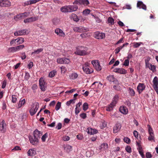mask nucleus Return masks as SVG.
Listing matches in <instances>:
<instances>
[{"label":"nucleus","instance_id":"nucleus-50","mask_svg":"<svg viewBox=\"0 0 158 158\" xmlns=\"http://www.w3.org/2000/svg\"><path fill=\"white\" fill-rule=\"evenodd\" d=\"M119 111L123 114H127L128 109H119Z\"/></svg>","mask_w":158,"mask_h":158},{"label":"nucleus","instance_id":"nucleus-58","mask_svg":"<svg viewBox=\"0 0 158 158\" xmlns=\"http://www.w3.org/2000/svg\"><path fill=\"white\" fill-rule=\"evenodd\" d=\"M7 83V81L6 80H4L2 82V89H4L5 88Z\"/></svg>","mask_w":158,"mask_h":158},{"label":"nucleus","instance_id":"nucleus-25","mask_svg":"<svg viewBox=\"0 0 158 158\" xmlns=\"http://www.w3.org/2000/svg\"><path fill=\"white\" fill-rule=\"evenodd\" d=\"M108 148V144L107 143H104L102 144L100 146V149L101 150H105Z\"/></svg>","mask_w":158,"mask_h":158},{"label":"nucleus","instance_id":"nucleus-10","mask_svg":"<svg viewBox=\"0 0 158 158\" xmlns=\"http://www.w3.org/2000/svg\"><path fill=\"white\" fill-rule=\"evenodd\" d=\"M153 87L158 95V78L157 77H155L153 80Z\"/></svg>","mask_w":158,"mask_h":158},{"label":"nucleus","instance_id":"nucleus-40","mask_svg":"<svg viewBox=\"0 0 158 158\" xmlns=\"http://www.w3.org/2000/svg\"><path fill=\"white\" fill-rule=\"evenodd\" d=\"M48 137V133H45L44 135L41 137V140L43 142H44L46 140V139Z\"/></svg>","mask_w":158,"mask_h":158},{"label":"nucleus","instance_id":"nucleus-24","mask_svg":"<svg viewBox=\"0 0 158 158\" xmlns=\"http://www.w3.org/2000/svg\"><path fill=\"white\" fill-rule=\"evenodd\" d=\"M41 1V0H29L27 1L24 3L25 5H28L35 4L36 2Z\"/></svg>","mask_w":158,"mask_h":158},{"label":"nucleus","instance_id":"nucleus-20","mask_svg":"<svg viewBox=\"0 0 158 158\" xmlns=\"http://www.w3.org/2000/svg\"><path fill=\"white\" fill-rule=\"evenodd\" d=\"M1 7H8L11 5L10 2L7 0H2L1 4Z\"/></svg>","mask_w":158,"mask_h":158},{"label":"nucleus","instance_id":"nucleus-59","mask_svg":"<svg viewBox=\"0 0 158 158\" xmlns=\"http://www.w3.org/2000/svg\"><path fill=\"white\" fill-rule=\"evenodd\" d=\"M21 149L19 146H15L12 150V151H15L18 150H20Z\"/></svg>","mask_w":158,"mask_h":158},{"label":"nucleus","instance_id":"nucleus-52","mask_svg":"<svg viewBox=\"0 0 158 158\" xmlns=\"http://www.w3.org/2000/svg\"><path fill=\"white\" fill-rule=\"evenodd\" d=\"M30 77V74L27 72H26L25 73V76H24V78L26 80H28Z\"/></svg>","mask_w":158,"mask_h":158},{"label":"nucleus","instance_id":"nucleus-12","mask_svg":"<svg viewBox=\"0 0 158 158\" xmlns=\"http://www.w3.org/2000/svg\"><path fill=\"white\" fill-rule=\"evenodd\" d=\"M94 37L97 39H102L105 38V34L103 33L96 32L95 33Z\"/></svg>","mask_w":158,"mask_h":158},{"label":"nucleus","instance_id":"nucleus-11","mask_svg":"<svg viewBox=\"0 0 158 158\" xmlns=\"http://www.w3.org/2000/svg\"><path fill=\"white\" fill-rule=\"evenodd\" d=\"M6 123L4 120L0 121V131L3 133H5L6 131Z\"/></svg>","mask_w":158,"mask_h":158},{"label":"nucleus","instance_id":"nucleus-23","mask_svg":"<svg viewBox=\"0 0 158 158\" xmlns=\"http://www.w3.org/2000/svg\"><path fill=\"white\" fill-rule=\"evenodd\" d=\"M87 131L88 134L90 135L96 134L98 133V131L97 130L93 129L90 127L87 128Z\"/></svg>","mask_w":158,"mask_h":158},{"label":"nucleus","instance_id":"nucleus-7","mask_svg":"<svg viewBox=\"0 0 158 158\" xmlns=\"http://www.w3.org/2000/svg\"><path fill=\"white\" fill-rule=\"evenodd\" d=\"M56 61L58 63L60 64H68L70 62V60L66 57L58 58Z\"/></svg>","mask_w":158,"mask_h":158},{"label":"nucleus","instance_id":"nucleus-53","mask_svg":"<svg viewBox=\"0 0 158 158\" xmlns=\"http://www.w3.org/2000/svg\"><path fill=\"white\" fill-rule=\"evenodd\" d=\"M10 45H15L17 44V43L16 42V40L15 39H13L10 42Z\"/></svg>","mask_w":158,"mask_h":158},{"label":"nucleus","instance_id":"nucleus-37","mask_svg":"<svg viewBox=\"0 0 158 158\" xmlns=\"http://www.w3.org/2000/svg\"><path fill=\"white\" fill-rule=\"evenodd\" d=\"M25 99H23L22 100H20L18 104V106L19 108L21 107L22 105H23L25 102Z\"/></svg>","mask_w":158,"mask_h":158},{"label":"nucleus","instance_id":"nucleus-28","mask_svg":"<svg viewBox=\"0 0 158 158\" xmlns=\"http://www.w3.org/2000/svg\"><path fill=\"white\" fill-rule=\"evenodd\" d=\"M64 149L67 152L69 153L72 150V147L69 145H66L64 147Z\"/></svg>","mask_w":158,"mask_h":158},{"label":"nucleus","instance_id":"nucleus-18","mask_svg":"<svg viewBox=\"0 0 158 158\" xmlns=\"http://www.w3.org/2000/svg\"><path fill=\"white\" fill-rule=\"evenodd\" d=\"M113 71L115 73H118L121 74H125L126 73L127 71H126L122 68H115L114 69Z\"/></svg>","mask_w":158,"mask_h":158},{"label":"nucleus","instance_id":"nucleus-6","mask_svg":"<svg viewBox=\"0 0 158 158\" xmlns=\"http://www.w3.org/2000/svg\"><path fill=\"white\" fill-rule=\"evenodd\" d=\"M30 32V31L27 29H22L16 31L14 34L15 36H21L27 35Z\"/></svg>","mask_w":158,"mask_h":158},{"label":"nucleus","instance_id":"nucleus-22","mask_svg":"<svg viewBox=\"0 0 158 158\" xmlns=\"http://www.w3.org/2000/svg\"><path fill=\"white\" fill-rule=\"evenodd\" d=\"M36 154V152L35 148L30 149L27 152L28 156H32Z\"/></svg>","mask_w":158,"mask_h":158},{"label":"nucleus","instance_id":"nucleus-14","mask_svg":"<svg viewBox=\"0 0 158 158\" xmlns=\"http://www.w3.org/2000/svg\"><path fill=\"white\" fill-rule=\"evenodd\" d=\"M39 81L40 89L42 91H44L45 90L46 86L43 78L42 77L40 78Z\"/></svg>","mask_w":158,"mask_h":158},{"label":"nucleus","instance_id":"nucleus-46","mask_svg":"<svg viewBox=\"0 0 158 158\" xmlns=\"http://www.w3.org/2000/svg\"><path fill=\"white\" fill-rule=\"evenodd\" d=\"M125 149L127 152L129 153H131L132 152L131 148L129 146H127L125 147Z\"/></svg>","mask_w":158,"mask_h":158},{"label":"nucleus","instance_id":"nucleus-63","mask_svg":"<svg viewBox=\"0 0 158 158\" xmlns=\"http://www.w3.org/2000/svg\"><path fill=\"white\" fill-rule=\"evenodd\" d=\"M92 16H93L94 19H95L96 21L98 23H99L101 22V20L98 17H95L94 15H92Z\"/></svg>","mask_w":158,"mask_h":158},{"label":"nucleus","instance_id":"nucleus-33","mask_svg":"<svg viewBox=\"0 0 158 158\" xmlns=\"http://www.w3.org/2000/svg\"><path fill=\"white\" fill-rule=\"evenodd\" d=\"M128 91L131 97L134 96L135 95V92L133 89L131 87H129L128 89Z\"/></svg>","mask_w":158,"mask_h":158},{"label":"nucleus","instance_id":"nucleus-55","mask_svg":"<svg viewBox=\"0 0 158 158\" xmlns=\"http://www.w3.org/2000/svg\"><path fill=\"white\" fill-rule=\"evenodd\" d=\"M124 142L127 144H129L131 142L130 139L128 137H124L123 139Z\"/></svg>","mask_w":158,"mask_h":158},{"label":"nucleus","instance_id":"nucleus-13","mask_svg":"<svg viewBox=\"0 0 158 158\" xmlns=\"http://www.w3.org/2000/svg\"><path fill=\"white\" fill-rule=\"evenodd\" d=\"M55 32L60 37H64L65 35V33L59 28H56L55 30Z\"/></svg>","mask_w":158,"mask_h":158},{"label":"nucleus","instance_id":"nucleus-29","mask_svg":"<svg viewBox=\"0 0 158 158\" xmlns=\"http://www.w3.org/2000/svg\"><path fill=\"white\" fill-rule=\"evenodd\" d=\"M78 75L76 73H73L69 75V78L70 79L74 80L76 79L78 77Z\"/></svg>","mask_w":158,"mask_h":158},{"label":"nucleus","instance_id":"nucleus-47","mask_svg":"<svg viewBox=\"0 0 158 158\" xmlns=\"http://www.w3.org/2000/svg\"><path fill=\"white\" fill-rule=\"evenodd\" d=\"M134 44V47L135 48H137L139 47L142 44V43L141 42H134L133 43Z\"/></svg>","mask_w":158,"mask_h":158},{"label":"nucleus","instance_id":"nucleus-5","mask_svg":"<svg viewBox=\"0 0 158 158\" xmlns=\"http://www.w3.org/2000/svg\"><path fill=\"white\" fill-rule=\"evenodd\" d=\"M25 47L24 45L22 44L15 47H11L8 48V52H9L14 53L22 49Z\"/></svg>","mask_w":158,"mask_h":158},{"label":"nucleus","instance_id":"nucleus-26","mask_svg":"<svg viewBox=\"0 0 158 158\" xmlns=\"http://www.w3.org/2000/svg\"><path fill=\"white\" fill-rule=\"evenodd\" d=\"M97 85L96 87L95 86L94 88L96 89L100 88L102 85V84L100 82H94L92 85V86L93 87L94 85Z\"/></svg>","mask_w":158,"mask_h":158},{"label":"nucleus","instance_id":"nucleus-45","mask_svg":"<svg viewBox=\"0 0 158 158\" xmlns=\"http://www.w3.org/2000/svg\"><path fill=\"white\" fill-rule=\"evenodd\" d=\"M102 125L101 126V128L103 129L104 128L106 127L107 126L106 123L104 120H102L101 122Z\"/></svg>","mask_w":158,"mask_h":158},{"label":"nucleus","instance_id":"nucleus-39","mask_svg":"<svg viewBox=\"0 0 158 158\" xmlns=\"http://www.w3.org/2000/svg\"><path fill=\"white\" fill-rule=\"evenodd\" d=\"M107 79L110 82H114V77L113 75H110L107 76Z\"/></svg>","mask_w":158,"mask_h":158},{"label":"nucleus","instance_id":"nucleus-1","mask_svg":"<svg viewBox=\"0 0 158 158\" xmlns=\"http://www.w3.org/2000/svg\"><path fill=\"white\" fill-rule=\"evenodd\" d=\"M42 132L39 131L37 129L35 130L33 132V135H29L28 139L30 143L34 146H37L39 143V139L42 135Z\"/></svg>","mask_w":158,"mask_h":158},{"label":"nucleus","instance_id":"nucleus-36","mask_svg":"<svg viewBox=\"0 0 158 158\" xmlns=\"http://www.w3.org/2000/svg\"><path fill=\"white\" fill-rule=\"evenodd\" d=\"M108 23L110 25H113L114 24V20L111 17H109L108 19Z\"/></svg>","mask_w":158,"mask_h":158},{"label":"nucleus","instance_id":"nucleus-31","mask_svg":"<svg viewBox=\"0 0 158 158\" xmlns=\"http://www.w3.org/2000/svg\"><path fill=\"white\" fill-rule=\"evenodd\" d=\"M70 18L72 19L74 21L76 22L78 21L79 19L77 16L75 14H73L70 16Z\"/></svg>","mask_w":158,"mask_h":158},{"label":"nucleus","instance_id":"nucleus-43","mask_svg":"<svg viewBox=\"0 0 158 158\" xmlns=\"http://www.w3.org/2000/svg\"><path fill=\"white\" fill-rule=\"evenodd\" d=\"M22 18H25L28 16L30 13L29 12H25L23 13H21Z\"/></svg>","mask_w":158,"mask_h":158},{"label":"nucleus","instance_id":"nucleus-51","mask_svg":"<svg viewBox=\"0 0 158 158\" xmlns=\"http://www.w3.org/2000/svg\"><path fill=\"white\" fill-rule=\"evenodd\" d=\"M37 109H30L29 112L31 116L33 115L36 112Z\"/></svg>","mask_w":158,"mask_h":158},{"label":"nucleus","instance_id":"nucleus-44","mask_svg":"<svg viewBox=\"0 0 158 158\" xmlns=\"http://www.w3.org/2000/svg\"><path fill=\"white\" fill-rule=\"evenodd\" d=\"M22 18L21 14L16 15L14 17V19L16 21H18Z\"/></svg>","mask_w":158,"mask_h":158},{"label":"nucleus","instance_id":"nucleus-32","mask_svg":"<svg viewBox=\"0 0 158 158\" xmlns=\"http://www.w3.org/2000/svg\"><path fill=\"white\" fill-rule=\"evenodd\" d=\"M57 71L55 69L51 71L49 73L48 77H49L52 78L55 76L56 74Z\"/></svg>","mask_w":158,"mask_h":158},{"label":"nucleus","instance_id":"nucleus-27","mask_svg":"<svg viewBox=\"0 0 158 158\" xmlns=\"http://www.w3.org/2000/svg\"><path fill=\"white\" fill-rule=\"evenodd\" d=\"M43 49L42 48L37 49L32 52L31 53V55H34L35 54H38L39 53L43 51Z\"/></svg>","mask_w":158,"mask_h":158},{"label":"nucleus","instance_id":"nucleus-61","mask_svg":"<svg viewBox=\"0 0 158 158\" xmlns=\"http://www.w3.org/2000/svg\"><path fill=\"white\" fill-rule=\"evenodd\" d=\"M146 156L147 158H151L152 157V156L150 152H147L146 153Z\"/></svg>","mask_w":158,"mask_h":158},{"label":"nucleus","instance_id":"nucleus-8","mask_svg":"<svg viewBox=\"0 0 158 158\" xmlns=\"http://www.w3.org/2000/svg\"><path fill=\"white\" fill-rule=\"evenodd\" d=\"M118 99V96L117 95H115V96L113 99L112 102L109 105V106L108 109H110V108H114V106L116 105V104L117 103Z\"/></svg>","mask_w":158,"mask_h":158},{"label":"nucleus","instance_id":"nucleus-42","mask_svg":"<svg viewBox=\"0 0 158 158\" xmlns=\"http://www.w3.org/2000/svg\"><path fill=\"white\" fill-rule=\"evenodd\" d=\"M147 68H148L150 70L153 72H155L156 70V67L154 65H152L151 64L149 65Z\"/></svg>","mask_w":158,"mask_h":158},{"label":"nucleus","instance_id":"nucleus-54","mask_svg":"<svg viewBox=\"0 0 158 158\" xmlns=\"http://www.w3.org/2000/svg\"><path fill=\"white\" fill-rule=\"evenodd\" d=\"M83 0H76L73 3L77 4L82 5L83 4Z\"/></svg>","mask_w":158,"mask_h":158},{"label":"nucleus","instance_id":"nucleus-35","mask_svg":"<svg viewBox=\"0 0 158 158\" xmlns=\"http://www.w3.org/2000/svg\"><path fill=\"white\" fill-rule=\"evenodd\" d=\"M31 107L33 109H38L39 108V104L38 103L35 102L33 103L31 105Z\"/></svg>","mask_w":158,"mask_h":158},{"label":"nucleus","instance_id":"nucleus-17","mask_svg":"<svg viewBox=\"0 0 158 158\" xmlns=\"http://www.w3.org/2000/svg\"><path fill=\"white\" fill-rule=\"evenodd\" d=\"M73 29L74 31L78 32H84L86 30L85 28L82 27H73Z\"/></svg>","mask_w":158,"mask_h":158},{"label":"nucleus","instance_id":"nucleus-21","mask_svg":"<svg viewBox=\"0 0 158 158\" xmlns=\"http://www.w3.org/2000/svg\"><path fill=\"white\" fill-rule=\"evenodd\" d=\"M137 6L138 8L139 9L142 8L144 10H146V5L144 4L141 1H139L138 2Z\"/></svg>","mask_w":158,"mask_h":158},{"label":"nucleus","instance_id":"nucleus-15","mask_svg":"<svg viewBox=\"0 0 158 158\" xmlns=\"http://www.w3.org/2000/svg\"><path fill=\"white\" fill-rule=\"evenodd\" d=\"M145 87L143 83H139L137 87V90L139 93H140L145 89Z\"/></svg>","mask_w":158,"mask_h":158},{"label":"nucleus","instance_id":"nucleus-4","mask_svg":"<svg viewBox=\"0 0 158 158\" xmlns=\"http://www.w3.org/2000/svg\"><path fill=\"white\" fill-rule=\"evenodd\" d=\"M88 63H85L83 65L82 69L85 73L87 74H89L93 72V69L90 68Z\"/></svg>","mask_w":158,"mask_h":158},{"label":"nucleus","instance_id":"nucleus-62","mask_svg":"<svg viewBox=\"0 0 158 158\" xmlns=\"http://www.w3.org/2000/svg\"><path fill=\"white\" fill-rule=\"evenodd\" d=\"M61 106V103L60 102H58L56 106L55 109H60Z\"/></svg>","mask_w":158,"mask_h":158},{"label":"nucleus","instance_id":"nucleus-49","mask_svg":"<svg viewBox=\"0 0 158 158\" xmlns=\"http://www.w3.org/2000/svg\"><path fill=\"white\" fill-rule=\"evenodd\" d=\"M11 101L13 103H15L16 102L17 100V97L16 95H13L11 96Z\"/></svg>","mask_w":158,"mask_h":158},{"label":"nucleus","instance_id":"nucleus-2","mask_svg":"<svg viewBox=\"0 0 158 158\" xmlns=\"http://www.w3.org/2000/svg\"><path fill=\"white\" fill-rule=\"evenodd\" d=\"M77 9V7L75 5H69L62 7L60 9V10L63 12H70L76 11Z\"/></svg>","mask_w":158,"mask_h":158},{"label":"nucleus","instance_id":"nucleus-57","mask_svg":"<svg viewBox=\"0 0 158 158\" xmlns=\"http://www.w3.org/2000/svg\"><path fill=\"white\" fill-rule=\"evenodd\" d=\"M150 135L148 137V139L150 141L154 140V136L153 133H151L149 134Z\"/></svg>","mask_w":158,"mask_h":158},{"label":"nucleus","instance_id":"nucleus-34","mask_svg":"<svg viewBox=\"0 0 158 158\" xmlns=\"http://www.w3.org/2000/svg\"><path fill=\"white\" fill-rule=\"evenodd\" d=\"M76 100V98L70 100L66 102V105L69 106H70L71 104H74L75 103Z\"/></svg>","mask_w":158,"mask_h":158},{"label":"nucleus","instance_id":"nucleus-41","mask_svg":"<svg viewBox=\"0 0 158 158\" xmlns=\"http://www.w3.org/2000/svg\"><path fill=\"white\" fill-rule=\"evenodd\" d=\"M61 73H64L67 71L66 68L64 66H62L60 67Z\"/></svg>","mask_w":158,"mask_h":158},{"label":"nucleus","instance_id":"nucleus-56","mask_svg":"<svg viewBox=\"0 0 158 158\" xmlns=\"http://www.w3.org/2000/svg\"><path fill=\"white\" fill-rule=\"evenodd\" d=\"M129 64V60L126 59L124 60L123 65L126 66H128Z\"/></svg>","mask_w":158,"mask_h":158},{"label":"nucleus","instance_id":"nucleus-48","mask_svg":"<svg viewBox=\"0 0 158 158\" xmlns=\"http://www.w3.org/2000/svg\"><path fill=\"white\" fill-rule=\"evenodd\" d=\"M90 10L89 9H86L84 10L83 11V14L85 15H86L89 14L90 12Z\"/></svg>","mask_w":158,"mask_h":158},{"label":"nucleus","instance_id":"nucleus-30","mask_svg":"<svg viewBox=\"0 0 158 158\" xmlns=\"http://www.w3.org/2000/svg\"><path fill=\"white\" fill-rule=\"evenodd\" d=\"M17 44H20L23 43L24 41V38L23 37H19L16 39Z\"/></svg>","mask_w":158,"mask_h":158},{"label":"nucleus","instance_id":"nucleus-3","mask_svg":"<svg viewBox=\"0 0 158 158\" xmlns=\"http://www.w3.org/2000/svg\"><path fill=\"white\" fill-rule=\"evenodd\" d=\"M87 49L83 47H79L77 48L76 51L75 52V53L77 55L83 56L87 54Z\"/></svg>","mask_w":158,"mask_h":158},{"label":"nucleus","instance_id":"nucleus-64","mask_svg":"<svg viewBox=\"0 0 158 158\" xmlns=\"http://www.w3.org/2000/svg\"><path fill=\"white\" fill-rule=\"evenodd\" d=\"M88 36L87 33H84L81 35V36L82 38H84Z\"/></svg>","mask_w":158,"mask_h":158},{"label":"nucleus","instance_id":"nucleus-19","mask_svg":"<svg viewBox=\"0 0 158 158\" xmlns=\"http://www.w3.org/2000/svg\"><path fill=\"white\" fill-rule=\"evenodd\" d=\"M37 19V18L35 17H31L25 19L23 22L25 23H26L34 22Z\"/></svg>","mask_w":158,"mask_h":158},{"label":"nucleus","instance_id":"nucleus-9","mask_svg":"<svg viewBox=\"0 0 158 158\" xmlns=\"http://www.w3.org/2000/svg\"><path fill=\"white\" fill-rule=\"evenodd\" d=\"M92 64L96 69L98 71H100L102 69V67L100 65L98 60H93L91 61Z\"/></svg>","mask_w":158,"mask_h":158},{"label":"nucleus","instance_id":"nucleus-38","mask_svg":"<svg viewBox=\"0 0 158 158\" xmlns=\"http://www.w3.org/2000/svg\"><path fill=\"white\" fill-rule=\"evenodd\" d=\"M150 60V58L149 57H147L145 60V63L146 67H148L151 64H150L149 61Z\"/></svg>","mask_w":158,"mask_h":158},{"label":"nucleus","instance_id":"nucleus-16","mask_svg":"<svg viewBox=\"0 0 158 158\" xmlns=\"http://www.w3.org/2000/svg\"><path fill=\"white\" fill-rule=\"evenodd\" d=\"M122 126L119 123H117L114 126L113 129V132L114 133H116L118 132L120 130Z\"/></svg>","mask_w":158,"mask_h":158},{"label":"nucleus","instance_id":"nucleus-60","mask_svg":"<svg viewBox=\"0 0 158 158\" xmlns=\"http://www.w3.org/2000/svg\"><path fill=\"white\" fill-rule=\"evenodd\" d=\"M62 139L64 141H68L70 139V137L67 135H65L62 138Z\"/></svg>","mask_w":158,"mask_h":158}]
</instances>
